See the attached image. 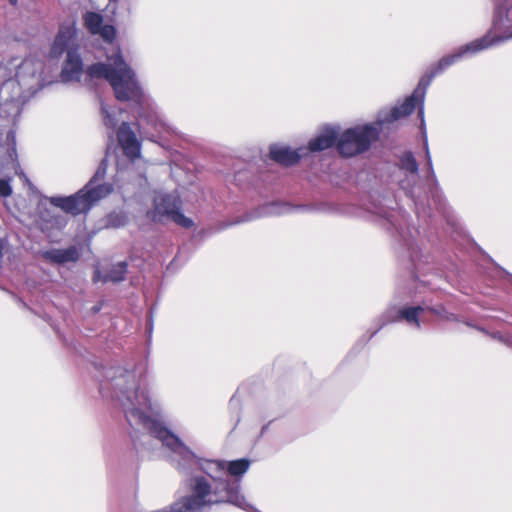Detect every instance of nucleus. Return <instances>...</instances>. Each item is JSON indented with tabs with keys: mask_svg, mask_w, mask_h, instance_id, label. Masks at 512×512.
I'll list each match as a JSON object with an SVG mask.
<instances>
[{
	"mask_svg": "<svg viewBox=\"0 0 512 512\" xmlns=\"http://www.w3.org/2000/svg\"><path fill=\"white\" fill-rule=\"evenodd\" d=\"M112 65L106 63H94L88 66L86 72L91 78L105 79L113 88L117 100L140 103L143 92L135 79V73L125 62L121 52L108 57Z\"/></svg>",
	"mask_w": 512,
	"mask_h": 512,
	"instance_id": "nucleus-1",
	"label": "nucleus"
},
{
	"mask_svg": "<svg viewBox=\"0 0 512 512\" xmlns=\"http://www.w3.org/2000/svg\"><path fill=\"white\" fill-rule=\"evenodd\" d=\"M489 45L490 42L488 39H478L461 48L459 52L442 57L421 77L413 93L407 97L402 104L391 108L389 113L386 115L385 120L387 122H394L403 117L409 116L413 113L417 106H420V113L422 114V105L424 102L426 90L432 82L433 78L443 73L447 68L455 64L466 52H478L484 48L489 47Z\"/></svg>",
	"mask_w": 512,
	"mask_h": 512,
	"instance_id": "nucleus-2",
	"label": "nucleus"
},
{
	"mask_svg": "<svg viewBox=\"0 0 512 512\" xmlns=\"http://www.w3.org/2000/svg\"><path fill=\"white\" fill-rule=\"evenodd\" d=\"M76 22L69 20L60 24L50 46L49 58L59 59L66 52L60 77L63 82L80 81L83 74V61L76 43Z\"/></svg>",
	"mask_w": 512,
	"mask_h": 512,
	"instance_id": "nucleus-3",
	"label": "nucleus"
},
{
	"mask_svg": "<svg viewBox=\"0 0 512 512\" xmlns=\"http://www.w3.org/2000/svg\"><path fill=\"white\" fill-rule=\"evenodd\" d=\"M103 177L104 173L100 174V171H97L77 193L67 197H52L50 202L55 207L73 216L87 213L95 204L113 191L112 184L101 182Z\"/></svg>",
	"mask_w": 512,
	"mask_h": 512,
	"instance_id": "nucleus-4",
	"label": "nucleus"
},
{
	"mask_svg": "<svg viewBox=\"0 0 512 512\" xmlns=\"http://www.w3.org/2000/svg\"><path fill=\"white\" fill-rule=\"evenodd\" d=\"M380 131L373 124L358 125L346 129L337 142V151L342 157H354L368 151L379 139Z\"/></svg>",
	"mask_w": 512,
	"mask_h": 512,
	"instance_id": "nucleus-5",
	"label": "nucleus"
},
{
	"mask_svg": "<svg viewBox=\"0 0 512 512\" xmlns=\"http://www.w3.org/2000/svg\"><path fill=\"white\" fill-rule=\"evenodd\" d=\"M153 220L156 222L171 220L184 228H191L194 224L181 212L180 198L172 194H166L156 201Z\"/></svg>",
	"mask_w": 512,
	"mask_h": 512,
	"instance_id": "nucleus-6",
	"label": "nucleus"
},
{
	"mask_svg": "<svg viewBox=\"0 0 512 512\" xmlns=\"http://www.w3.org/2000/svg\"><path fill=\"white\" fill-rule=\"evenodd\" d=\"M117 140L123 154L131 161L141 156V142L128 122H123L117 130Z\"/></svg>",
	"mask_w": 512,
	"mask_h": 512,
	"instance_id": "nucleus-7",
	"label": "nucleus"
},
{
	"mask_svg": "<svg viewBox=\"0 0 512 512\" xmlns=\"http://www.w3.org/2000/svg\"><path fill=\"white\" fill-rule=\"evenodd\" d=\"M338 139L339 136L337 131L332 127H328L318 136L309 141L308 148L312 152H320L333 146L337 147Z\"/></svg>",
	"mask_w": 512,
	"mask_h": 512,
	"instance_id": "nucleus-8",
	"label": "nucleus"
},
{
	"mask_svg": "<svg viewBox=\"0 0 512 512\" xmlns=\"http://www.w3.org/2000/svg\"><path fill=\"white\" fill-rule=\"evenodd\" d=\"M270 158L284 166H293L301 159V154L298 150H293L289 147L273 146L269 152Z\"/></svg>",
	"mask_w": 512,
	"mask_h": 512,
	"instance_id": "nucleus-9",
	"label": "nucleus"
},
{
	"mask_svg": "<svg viewBox=\"0 0 512 512\" xmlns=\"http://www.w3.org/2000/svg\"><path fill=\"white\" fill-rule=\"evenodd\" d=\"M133 415H137L141 422L147 426L149 433L161 441L162 438L168 435L170 431L167 427H165L160 421L151 418L144 412L139 409H134L132 411Z\"/></svg>",
	"mask_w": 512,
	"mask_h": 512,
	"instance_id": "nucleus-10",
	"label": "nucleus"
},
{
	"mask_svg": "<svg viewBox=\"0 0 512 512\" xmlns=\"http://www.w3.org/2000/svg\"><path fill=\"white\" fill-rule=\"evenodd\" d=\"M44 257L57 264L67 262H76L79 259V252L76 247L71 246L66 249H52L44 253Z\"/></svg>",
	"mask_w": 512,
	"mask_h": 512,
	"instance_id": "nucleus-11",
	"label": "nucleus"
},
{
	"mask_svg": "<svg viewBox=\"0 0 512 512\" xmlns=\"http://www.w3.org/2000/svg\"><path fill=\"white\" fill-rule=\"evenodd\" d=\"M217 466L220 470H226L229 475L239 478L243 476L250 467V461L242 458L233 461H217Z\"/></svg>",
	"mask_w": 512,
	"mask_h": 512,
	"instance_id": "nucleus-12",
	"label": "nucleus"
},
{
	"mask_svg": "<svg viewBox=\"0 0 512 512\" xmlns=\"http://www.w3.org/2000/svg\"><path fill=\"white\" fill-rule=\"evenodd\" d=\"M425 309L422 306H411L404 307L398 311V317L404 319L409 324H414L416 327H420L419 315Z\"/></svg>",
	"mask_w": 512,
	"mask_h": 512,
	"instance_id": "nucleus-13",
	"label": "nucleus"
},
{
	"mask_svg": "<svg viewBox=\"0 0 512 512\" xmlns=\"http://www.w3.org/2000/svg\"><path fill=\"white\" fill-rule=\"evenodd\" d=\"M84 25L92 35H97L103 25V17L97 12H87L83 16Z\"/></svg>",
	"mask_w": 512,
	"mask_h": 512,
	"instance_id": "nucleus-14",
	"label": "nucleus"
},
{
	"mask_svg": "<svg viewBox=\"0 0 512 512\" xmlns=\"http://www.w3.org/2000/svg\"><path fill=\"white\" fill-rule=\"evenodd\" d=\"M127 270L126 262H119L112 267V269L103 277L104 282H120L125 279V274Z\"/></svg>",
	"mask_w": 512,
	"mask_h": 512,
	"instance_id": "nucleus-15",
	"label": "nucleus"
},
{
	"mask_svg": "<svg viewBox=\"0 0 512 512\" xmlns=\"http://www.w3.org/2000/svg\"><path fill=\"white\" fill-rule=\"evenodd\" d=\"M127 223V216L122 212H112L106 218L107 227L120 228Z\"/></svg>",
	"mask_w": 512,
	"mask_h": 512,
	"instance_id": "nucleus-16",
	"label": "nucleus"
},
{
	"mask_svg": "<svg viewBox=\"0 0 512 512\" xmlns=\"http://www.w3.org/2000/svg\"><path fill=\"white\" fill-rule=\"evenodd\" d=\"M401 168L407 172L414 174L418 171V163L411 152L405 153L401 157Z\"/></svg>",
	"mask_w": 512,
	"mask_h": 512,
	"instance_id": "nucleus-17",
	"label": "nucleus"
},
{
	"mask_svg": "<svg viewBox=\"0 0 512 512\" xmlns=\"http://www.w3.org/2000/svg\"><path fill=\"white\" fill-rule=\"evenodd\" d=\"M428 310L443 320L451 321V322L458 321V317L456 314L447 312L444 309V307H442V306L441 307H430V308H428Z\"/></svg>",
	"mask_w": 512,
	"mask_h": 512,
	"instance_id": "nucleus-18",
	"label": "nucleus"
},
{
	"mask_svg": "<svg viewBox=\"0 0 512 512\" xmlns=\"http://www.w3.org/2000/svg\"><path fill=\"white\" fill-rule=\"evenodd\" d=\"M97 35H100L104 41L112 43L116 38V29L113 25H102L101 31Z\"/></svg>",
	"mask_w": 512,
	"mask_h": 512,
	"instance_id": "nucleus-19",
	"label": "nucleus"
},
{
	"mask_svg": "<svg viewBox=\"0 0 512 512\" xmlns=\"http://www.w3.org/2000/svg\"><path fill=\"white\" fill-rule=\"evenodd\" d=\"M161 442L172 450L179 448L182 444L180 439L171 431L168 432L167 436L161 439Z\"/></svg>",
	"mask_w": 512,
	"mask_h": 512,
	"instance_id": "nucleus-20",
	"label": "nucleus"
},
{
	"mask_svg": "<svg viewBox=\"0 0 512 512\" xmlns=\"http://www.w3.org/2000/svg\"><path fill=\"white\" fill-rule=\"evenodd\" d=\"M101 112L103 116L104 125L107 128L113 129L117 123L115 117L109 112L108 108L105 106H102Z\"/></svg>",
	"mask_w": 512,
	"mask_h": 512,
	"instance_id": "nucleus-21",
	"label": "nucleus"
},
{
	"mask_svg": "<svg viewBox=\"0 0 512 512\" xmlns=\"http://www.w3.org/2000/svg\"><path fill=\"white\" fill-rule=\"evenodd\" d=\"M12 194V188L9 184V180L0 178V196L9 197Z\"/></svg>",
	"mask_w": 512,
	"mask_h": 512,
	"instance_id": "nucleus-22",
	"label": "nucleus"
},
{
	"mask_svg": "<svg viewBox=\"0 0 512 512\" xmlns=\"http://www.w3.org/2000/svg\"><path fill=\"white\" fill-rule=\"evenodd\" d=\"M10 4L15 6L18 3V0H9Z\"/></svg>",
	"mask_w": 512,
	"mask_h": 512,
	"instance_id": "nucleus-23",
	"label": "nucleus"
},
{
	"mask_svg": "<svg viewBox=\"0 0 512 512\" xmlns=\"http://www.w3.org/2000/svg\"><path fill=\"white\" fill-rule=\"evenodd\" d=\"M98 277H99V272H97V274L93 277V281L96 282L98 280Z\"/></svg>",
	"mask_w": 512,
	"mask_h": 512,
	"instance_id": "nucleus-24",
	"label": "nucleus"
}]
</instances>
